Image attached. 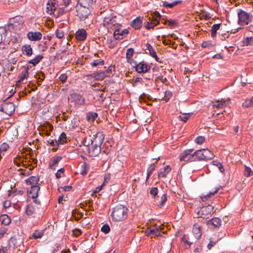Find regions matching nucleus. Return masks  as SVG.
<instances>
[{"mask_svg":"<svg viewBox=\"0 0 253 253\" xmlns=\"http://www.w3.org/2000/svg\"><path fill=\"white\" fill-rule=\"evenodd\" d=\"M24 191L23 190H14L12 191V192H9L8 194V196H10V195H12L13 196H16V195H22L24 194Z\"/></svg>","mask_w":253,"mask_h":253,"instance_id":"nucleus-53","label":"nucleus"},{"mask_svg":"<svg viewBox=\"0 0 253 253\" xmlns=\"http://www.w3.org/2000/svg\"><path fill=\"white\" fill-rule=\"evenodd\" d=\"M88 146V152L90 156L95 157L98 156L101 152V147L90 143Z\"/></svg>","mask_w":253,"mask_h":253,"instance_id":"nucleus-13","label":"nucleus"},{"mask_svg":"<svg viewBox=\"0 0 253 253\" xmlns=\"http://www.w3.org/2000/svg\"><path fill=\"white\" fill-rule=\"evenodd\" d=\"M219 189L218 188H216L215 190L212 192H210L209 193L206 194H202L200 197L203 201H206L207 199H208V198H210L211 196L216 193Z\"/></svg>","mask_w":253,"mask_h":253,"instance_id":"nucleus-34","label":"nucleus"},{"mask_svg":"<svg viewBox=\"0 0 253 253\" xmlns=\"http://www.w3.org/2000/svg\"><path fill=\"white\" fill-rule=\"evenodd\" d=\"M212 163L213 165L216 166L218 168L220 172H223L224 171V169L220 163L213 161L212 162Z\"/></svg>","mask_w":253,"mask_h":253,"instance_id":"nucleus-51","label":"nucleus"},{"mask_svg":"<svg viewBox=\"0 0 253 253\" xmlns=\"http://www.w3.org/2000/svg\"><path fill=\"white\" fill-rule=\"evenodd\" d=\"M172 96V92L169 90L165 92L164 96L162 98L163 100L168 102Z\"/></svg>","mask_w":253,"mask_h":253,"instance_id":"nucleus-47","label":"nucleus"},{"mask_svg":"<svg viewBox=\"0 0 253 253\" xmlns=\"http://www.w3.org/2000/svg\"><path fill=\"white\" fill-rule=\"evenodd\" d=\"M55 9L54 4L52 3H48L47 4V6L46 8V12L48 14H52L53 13L54 10Z\"/></svg>","mask_w":253,"mask_h":253,"instance_id":"nucleus-41","label":"nucleus"},{"mask_svg":"<svg viewBox=\"0 0 253 253\" xmlns=\"http://www.w3.org/2000/svg\"><path fill=\"white\" fill-rule=\"evenodd\" d=\"M159 23V20H158L157 18H154V19H152L151 21H148L145 23L144 26L146 29H149L151 28H153L155 26L158 25Z\"/></svg>","mask_w":253,"mask_h":253,"instance_id":"nucleus-24","label":"nucleus"},{"mask_svg":"<svg viewBox=\"0 0 253 253\" xmlns=\"http://www.w3.org/2000/svg\"><path fill=\"white\" fill-rule=\"evenodd\" d=\"M244 46L253 45V37H247L243 41Z\"/></svg>","mask_w":253,"mask_h":253,"instance_id":"nucleus-40","label":"nucleus"},{"mask_svg":"<svg viewBox=\"0 0 253 253\" xmlns=\"http://www.w3.org/2000/svg\"><path fill=\"white\" fill-rule=\"evenodd\" d=\"M86 36L87 34L85 30L79 29L75 34V38L78 41H83L86 39Z\"/></svg>","mask_w":253,"mask_h":253,"instance_id":"nucleus-16","label":"nucleus"},{"mask_svg":"<svg viewBox=\"0 0 253 253\" xmlns=\"http://www.w3.org/2000/svg\"><path fill=\"white\" fill-rule=\"evenodd\" d=\"M101 231L105 234H107L109 232L110 228L108 224H104L101 228Z\"/></svg>","mask_w":253,"mask_h":253,"instance_id":"nucleus-54","label":"nucleus"},{"mask_svg":"<svg viewBox=\"0 0 253 253\" xmlns=\"http://www.w3.org/2000/svg\"><path fill=\"white\" fill-rule=\"evenodd\" d=\"M182 240L184 243H187L189 246H191L194 242L193 241H191L189 238L188 239H186V236L185 235L183 236Z\"/></svg>","mask_w":253,"mask_h":253,"instance_id":"nucleus-60","label":"nucleus"},{"mask_svg":"<svg viewBox=\"0 0 253 253\" xmlns=\"http://www.w3.org/2000/svg\"><path fill=\"white\" fill-rule=\"evenodd\" d=\"M97 116L98 114L96 113L89 112L86 114V119L88 121L93 122Z\"/></svg>","mask_w":253,"mask_h":253,"instance_id":"nucleus-37","label":"nucleus"},{"mask_svg":"<svg viewBox=\"0 0 253 253\" xmlns=\"http://www.w3.org/2000/svg\"><path fill=\"white\" fill-rule=\"evenodd\" d=\"M155 166L154 165V164H151L149 168L147 169V179L149 177V176L151 175L154 170L155 169Z\"/></svg>","mask_w":253,"mask_h":253,"instance_id":"nucleus-49","label":"nucleus"},{"mask_svg":"<svg viewBox=\"0 0 253 253\" xmlns=\"http://www.w3.org/2000/svg\"><path fill=\"white\" fill-rule=\"evenodd\" d=\"M64 169L63 168H61L60 169H59L58 170V171H57V172L55 173V176L57 178H60L61 176L60 175V173H64Z\"/></svg>","mask_w":253,"mask_h":253,"instance_id":"nucleus-61","label":"nucleus"},{"mask_svg":"<svg viewBox=\"0 0 253 253\" xmlns=\"http://www.w3.org/2000/svg\"><path fill=\"white\" fill-rule=\"evenodd\" d=\"M242 106L244 108H246L253 107V96L247 98L243 103Z\"/></svg>","mask_w":253,"mask_h":253,"instance_id":"nucleus-35","label":"nucleus"},{"mask_svg":"<svg viewBox=\"0 0 253 253\" xmlns=\"http://www.w3.org/2000/svg\"><path fill=\"white\" fill-rule=\"evenodd\" d=\"M66 142V134L65 132H62L59 137L57 140L55 141L57 145H63Z\"/></svg>","mask_w":253,"mask_h":253,"instance_id":"nucleus-32","label":"nucleus"},{"mask_svg":"<svg viewBox=\"0 0 253 253\" xmlns=\"http://www.w3.org/2000/svg\"><path fill=\"white\" fill-rule=\"evenodd\" d=\"M62 159L60 156H56L52 158V159L50 163L49 166L51 169H55V167L58 165V163Z\"/></svg>","mask_w":253,"mask_h":253,"instance_id":"nucleus-25","label":"nucleus"},{"mask_svg":"<svg viewBox=\"0 0 253 253\" xmlns=\"http://www.w3.org/2000/svg\"><path fill=\"white\" fill-rule=\"evenodd\" d=\"M167 200V197L166 194H163L161 197V200L159 202L158 206L160 207L164 205Z\"/></svg>","mask_w":253,"mask_h":253,"instance_id":"nucleus-48","label":"nucleus"},{"mask_svg":"<svg viewBox=\"0 0 253 253\" xmlns=\"http://www.w3.org/2000/svg\"><path fill=\"white\" fill-rule=\"evenodd\" d=\"M43 234V231H35V232H34L32 235L31 238L34 239H40L42 237Z\"/></svg>","mask_w":253,"mask_h":253,"instance_id":"nucleus-44","label":"nucleus"},{"mask_svg":"<svg viewBox=\"0 0 253 253\" xmlns=\"http://www.w3.org/2000/svg\"><path fill=\"white\" fill-rule=\"evenodd\" d=\"M79 1L81 5L90 7L92 6L94 1L93 0H79Z\"/></svg>","mask_w":253,"mask_h":253,"instance_id":"nucleus-33","label":"nucleus"},{"mask_svg":"<svg viewBox=\"0 0 253 253\" xmlns=\"http://www.w3.org/2000/svg\"><path fill=\"white\" fill-rule=\"evenodd\" d=\"M104 64V61L102 59H96L90 63V65L93 67H96L98 65H103Z\"/></svg>","mask_w":253,"mask_h":253,"instance_id":"nucleus-46","label":"nucleus"},{"mask_svg":"<svg viewBox=\"0 0 253 253\" xmlns=\"http://www.w3.org/2000/svg\"><path fill=\"white\" fill-rule=\"evenodd\" d=\"M140 83L142 84L143 79L142 78L137 77L135 79L134 82L133 83V86H135L137 85V83Z\"/></svg>","mask_w":253,"mask_h":253,"instance_id":"nucleus-58","label":"nucleus"},{"mask_svg":"<svg viewBox=\"0 0 253 253\" xmlns=\"http://www.w3.org/2000/svg\"><path fill=\"white\" fill-rule=\"evenodd\" d=\"M158 190L157 187L152 188L150 191V194L153 196H156L158 194Z\"/></svg>","mask_w":253,"mask_h":253,"instance_id":"nucleus-59","label":"nucleus"},{"mask_svg":"<svg viewBox=\"0 0 253 253\" xmlns=\"http://www.w3.org/2000/svg\"><path fill=\"white\" fill-rule=\"evenodd\" d=\"M104 139V136L102 132H98L92 136H89L84 141L85 145H89L90 143L101 147V145Z\"/></svg>","mask_w":253,"mask_h":253,"instance_id":"nucleus-3","label":"nucleus"},{"mask_svg":"<svg viewBox=\"0 0 253 253\" xmlns=\"http://www.w3.org/2000/svg\"><path fill=\"white\" fill-rule=\"evenodd\" d=\"M68 100L75 105H83L85 102V99L82 95L75 92L70 94Z\"/></svg>","mask_w":253,"mask_h":253,"instance_id":"nucleus-8","label":"nucleus"},{"mask_svg":"<svg viewBox=\"0 0 253 253\" xmlns=\"http://www.w3.org/2000/svg\"><path fill=\"white\" fill-rule=\"evenodd\" d=\"M221 24H213L211 29V36L212 38H214L216 35V31L219 29Z\"/></svg>","mask_w":253,"mask_h":253,"instance_id":"nucleus-36","label":"nucleus"},{"mask_svg":"<svg viewBox=\"0 0 253 253\" xmlns=\"http://www.w3.org/2000/svg\"><path fill=\"white\" fill-rule=\"evenodd\" d=\"M238 15L240 25H247L251 20L250 14L244 10H241Z\"/></svg>","mask_w":253,"mask_h":253,"instance_id":"nucleus-10","label":"nucleus"},{"mask_svg":"<svg viewBox=\"0 0 253 253\" xmlns=\"http://www.w3.org/2000/svg\"><path fill=\"white\" fill-rule=\"evenodd\" d=\"M1 224L4 225H8L11 222L10 217L7 215H3L1 217Z\"/></svg>","mask_w":253,"mask_h":253,"instance_id":"nucleus-38","label":"nucleus"},{"mask_svg":"<svg viewBox=\"0 0 253 253\" xmlns=\"http://www.w3.org/2000/svg\"><path fill=\"white\" fill-rule=\"evenodd\" d=\"M39 181V177L38 176H32L26 180L27 183L31 185V186L37 185V184H38Z\"/></svg>","mask_w":253,"mask_h":253,"instance_id":"nucleus-27","label":"nucleus"},{"mask_svg":"<svg viewBox=\"0 0 253 253\" xmlns=\"http://www.w3.org/2000/svg\"><path fill=\"white\" fill-rule=\"evenodd\" d=\"M130 25L135 30L139 29L142 26V20L140 17H138L135 19L133 20L130 24Z\"/></svg>","mask_w":253,"mask_h":253,"instance_id":"nucleus-19","label":"nucleus"},{"mask_svg":"<svg viewBox=\"0 0 253 253\" xmlns=\"http://www.w3.org/2000/svg\"><path fill=\"white\" fill-rule=\"evenodd\" d=\"M134 53V49L132 48H129L126 52V58L130 64L132 63L133 59L131 58Z\"/></svg>","mask_w":253,"mask_h":253,"instance_id":"nucleus-31","label":"nucleus"},{"mask_svg":"<svg viewBox=\"0 0 253 253\" xmlns=\"http://www.w3.org/2000/svg\"><path fill=\"white\" fill-rule=\"evenodd\" d=\"M56 36L57 38L61 39L64 37V33L61 31L57 30L56 32Z\"/></svg>","mask_w":253,"mask_h":253,"instance_id":"nucleus-63","label":"nucleus"},{"mask_svg":"<svg viewBox=\"0 0 253 253\" xmlns=\"http://www.w3.org/2000/svg\"><path fill=\"white\" fill-rule=\"evenodd\" d=\"M205 141V138L202 136L197 137L195 139V142L198 144H202Z\"/></svg>","mask_w":253,"mask_h":253,"instance_id":"nucleus-50","label":"nucleus"},{"mask_svg":"<svg viewBox=\"0 0 253 253\" xmlns=\"http://www.w3.org/2000/svg\"><path fill=\"white\" fill-rule=\"evenodd\" d=\"M15 107L12 102L3 103L0 107V111L9 116L12 115L14 112Z\"/></svg>","mask_w":253,"mask_h":253,"instance_id":"nucleus-7","label":"nucleus"},{"mask_svg":"<svg viewBox=\"0 0 253 253\" xmlns=\"http://www.w3.org/2000/svg\"><path fill=\"white\" fill-rule=\"evenodd\" d=\"M35 208L32 205H28L26 209V213L28 215H32L35 212Z\"/></svg>","mask_w":253,"mask_h":253,"instance_id":"nucleus-45","label":"nucleus"},{"mask_svg":"<svg viewBox=\"0 0 253 253\" xmlns=\"http://www.w3.org/2000/svg\"><path fill=\"white\" fill-rule=\"evenodd\" d=\"M146 49L148 50L149 54L153 58H154L157 61L158 60L159 58L158 57L157 54L152 47V46L149 43L146 44Z\"/></svg>","mask_w":253,"mask_h":253,"instance_id":"nucleus-30","label":"nucleus"},{"mask_svg":"<svg viewBox=\"0 0 253 253\" xmlns=\"http://www.w3.org/2000/svg\"><path fill=\"white\" fill-rule=\"evenodd\" d=\"M27 37L31 41H38L42 39V34L40 32H29L27 34Z\"/></svg>","mask_w":253,"mask_h":253,"instance_id":"nucleus-15","label":"nucleus"},{"mask_svg":"<svg viewBox=\"0 0 253 253\" xmlns=\"http://www.w3.org/2000/svg\"><path fill=\"white\" fill-rule=\"evenodd\" d=\"M134 65L132 66L135 67L136 71L138 73H146L150 70V66L143 61L140 62L139 63L134 62Z\"/></svg>","mask_w":253,"mask_h":253,"instance_id":"nucleus-9","label":"nucleus"},{"mask_svg":"<svg viewBox=\"0 0 253 253\" xmlns=\"http://www.w3.org/2000/svg\"><path fill=\"white\" fill-rule=\"evenodd\" d=\"M145 233L147 236H149L150 235H154L156 236H162V234H164V232H160L158 231V229H154V228H150V229H147Z\"/></svg>","mask_w":253,"mask_h":253,"instance_id":"nucleus-22","label":"nucleus"},{"mask_svg":"<svg viewBox=\"0 0 253 253\" xmlns=\"http://www.w3.org/2000/svg\"><path fill=\"white\" fill-rule=\"evenodd\" d=\"M59 80L62 82H65L66 80H67V76L66 74H61L60 77H59Z\"/></svg>","mask_w":253,"mask_h":253,"instance_id":"nucleus-64","label":"nucleus"},{"mask_svg":"<svg viewBox=\"0 0 253 253\" xmlns=\"http://www.w3.org/2000/svg\"><path fill=\"white\" fill-rule=\"evenodd\" d=\"M128 215V209L124 206L119 205L113 208L111 216L113 221L119 222L125 220Z\"/></svg>","mask_w":253,"mask_h":253,"instance_id":"nucleus-2","label":"nucleus"},{"mask_svg":"<svg viewBox=\"0 0 253 253\" xmlns=\"http://www.w3.org/2000/svg\"><path fill=\"white\" fill-rule=\"evenodd\" d=\"M13 23L12 24L14 26H21L23 24L22 18L21 17L16 16L13 18Z\"/></svg>","mask_w":253,"mask_h":253,"instance_id":"nucleus-42","label":"nucleus"},{"mask_svg":"<svg viewBox=\"0 0 253 253\" xmlns=\"http://www.w3.org/2000/svg\"><path fill=\"white\" fill-rule=\"evenodd\" d=\"M9 148V145L6 143H2L0 146V153L6 151Z\"/></svg>","mask_w":253,"mask_h":253,"instance_id":"nucleus-52","label":"nucleus"},{"mask_svg":"<svg viewBox=\"0 0 253 253\" xmlns=\"http://www.w3.org/2000/svg\"><path fill=\"white\" fill-rule=\"evenodd\" d=\"M196 161H207L212 159L214 155L208 149H199L195 151Z\"/></svg>","mask_w":253,"mask_h":253,"instance_id":"nucleus-4","label":"nucleus"},{"mask_svg":"<svg viewBox=\"0 0 253 253\" xmlns=\"http://www.w3.org/2000/svg\"><path fill=\"white\" fill-rule=\"evenodd\" d=\"M43 58V56L39 55L33 59L30 60L29 61V63L33 64L34 66H36L38 64L41 60Z\"/></svg>","mask_w":253,"mask_h":253,"instance_id":"nucleus-39","label":"nucleus"},{"mask_svg":"<svg viewBox=\"0 0 253 253\" xmlns=\"http://www.w3.org/2000/svg\"><path fill=\"white\" fill-rule=\"evenodd\" d=\"M211 106L213 108H221L226 106V101L217 100L215 102H212L211 103Z\"/></svg>","mask_w":253,"mask_h":253,"instance_id":"nucleus-28","label":"nucleus"},{"mask_svg":"<svg viewBox=\"0 0 253 253\" xmlns=\"http://www.w3.org/2000/svg\"><path fill=\"white\" fill-rule=\"evenodd\" d=\"M40 188L38 185H32L27 190V193L29 197L35 199L38 196V192Z\"/></svg>","mask_w":253,"mask_h":253,"instance_id":"nucleus-14","label":"nucleus"},{"mask_svg":"<svg viewBox=\"0 0 253 253\" xmlns=\"http://www.w3.org/2000/svg\"><path fill=\"white\" fill-rule=\"evenodd\" d=\"M115 71V66H110L108 69L104 71L101 72L99 74V76L101 78H105V77L110 76L112 74V71Z\"/></svg>","mask_w":253,"mask_h":253,"instance_id":"nucleus-20","label":"nucleus"},{"mask_svg":"<svg viewBox=\"0 0 253 253\" xmlns=\"http://www.w3.org/2000/svg\"><path fill=\"white\" fill-rule=\"evenodd\" d=\"M189 114H183V115L179 116V118L181 121L184 122H186L189 118Z\"/></svg>","mask_w":253,"mask_h":253,"instance_id":"nucleus-55","label":"nucleus"},{"mask_svg":"<svg viewBox=\"0 0 253 253\" xmlns=\"http://www.w3.org/2000/svg\"><path fill=\"white\" fill-rule=\"evenodd\" d=\"M193 149H187L184 150L180 155L179 160L180 162H193L196 161L195 152L192 153Z\"/></svg>","mask_w":253,"mask_h":253,"instance_id":"nucleus-5","label":"nucleus"},{"mask_svg":"<svg viewBox=\"0 0 253 253\" xmlns=\"http://www.w3.org/2000/svg\"><path fill=\"white\" fill-rule=\"evenodd\" d=\"M198 213L202 218H209L213 213V207L211 205L203 207Z\"/></svg>","mask_w":253,"mask_h":253,"instance_id":"nucleus-6","label":"nucleus"},{"mask_svg":"<svg viewBox=\"0 0 253 253\" xmlns=\"http://www.w3.org/2000/svg\"><path fill=\"white\" fill-rule=\"evenodd\" d=\"M28 70L29 68L28 67H27L22 71L21 73L18 77L19 82H22L24 79H27L29 75Z\"/></svg>","mask_w":253,"mask_h":253,"instance_id":"nucleus-29","label":"nucleus"},{"mask_svg":"<svg viewBox=\"0 0 253 253\" xmlns=\"http://www.w3.org/2000/svg\"><path fill=\"white\" fill-rule=\"evenodd\" d=\"M149 96L146 93H142L141 94L139 98V100L140 101H145L146 99H149Z\"/></svg>","mask_w":253,"mask_h":253,"instance_id":"nucleus-56","label":"nucleus"},{"mask_svg":"<svg viewBox=\"0 0 253 253\" xmlns=\"http://www.w3.org/2000/svg\"><path fill=\"white\" fill-rule=\"evenodd\" d=\"M72 189L71 186H64L60 187L58 189V190L60 192V190L62 189V190L64 191H70Z\"/></svg>","mask_w":253,"mask_h":253,"instance_id":"nucleus-57","label":"nucleus"},{"mask_svg":"<svg viewBox=\"0 0 253 253\" xmlns=\"http://www.w3.org/2000/svg\"><path fill=\"white\" fill-rule=\"evenodd\" d=\"M81 233V230L79 229H75L73 230V234L75 237L79 236Z\"/></svg>","mask_w":253,"mask_h":253,"instance_id":"nucleus-62","label":"nucleus"},{"mask_svg":"<svg viewBox=\"0 0 253 253\" xmlns=\"http://www.w3.org/2000/svg\"><path fill=\"white\" fill-rule=\"evenodd\" d=\"M181 2V0H176L172 1V2H169L167 1H162V5L164 7H167L169 8H172L173 7L178 5V4Z\"/></svg>","mask_w":253,"mask_h":253,"instance_id":"nucleus-21","label":"nucleus"},{"mask_svg":"<svg viewBox=\"0 0 253 253\" xmlns=\"http://www.w3.org/2000/svg\"><path fill=\"white\" fill-rule=\"evenodd\" d=\"M103 13H105L102 22L104 27L108 30H115L121 26L116 16L114 15L113 13L109 12H105V11ZM101 13H103V12H101Z\"/></svg>","mask_w":253,"mask_h":253,"instance_id":"nucleus-1","label":"nucleus"},{"mask_svg":"<svg viewBox=\"0 0 253 253\" xmlns=\"http://www.w3.org/2000/svg\"><path fill=\"white\" fill-rule=\"evenodd\" d=\"M89 7H84L80 5L77 10V15L82 20H85L90 14Z\"/></svg>","mask_w":253,"mask_h":253,"instance_id":"nucleus-11","label":"nucleus"},{"mask_svg":"<svg viewBox=\"0 0 253 253\" xmlns=\"http://www.w3.org/2000/svg\"><path fill=\"white\" fill-rule=\"evenodd\" d=\"M222 224L221 220L218 217L213 218L207 222L208 225H212L213 227L219 228Z\"/></svg>","mask_w":253,"mask_h":253,"instance_id":"nucleus-17","label":"nucleus"},{"mask_svg":"<svg viewBox=\"0 0 253 253\" xmlns=\"http://www.w3.org/2000/svg\"><path fill=\"white\" fill-rule=\"evenodd\" d=\"M193 233L196 240L199 239L202 236L201 226L198 223H195L193 227Z\"/></svg>","mask_w":253,"mask_h":253,"instance_id":"nucleus-18","label":"nucleus"},{"mask_svg":"<svg viewBox=\"0 0 253 253\" xmlns=\"http://www.w3.org/2000/svg\"><path fill=\"white\" fill-rule=\"evenodd\" d=\"M171 168L169 165L164 167L163 170L158 173L159 177H166L167 174L170 172Z\"/></svg>","mask_w":253,"mask_h":253,"instance_id":"nucleus-26","label":"nucleus"},{"mask_svg":"<svg viewBox=\"0 0 253 253\" xmlns=\"http://www.w3.org/2000/svg\"><path fill=\"white\" fill-rule=\"evenodd\" d=\"M244 175L246 177L253 175V170L250 167L245 166Z\"/></svg>","mask_w":253,"mask_h":253,"instance_id":"nucleus-43","label":"nucleus"},{"mask_svg":"<svg viewBox=\"0 0 253 253\" xmlns=\"http://www.w3.org/2000/svg\"><path fill=\"white\" fill-rule=\"evenodd\" d=\"M23 53L28 56H30L33 54V49L30 45L25 44L22 47Z\"/></svg>","mask_w":253,"mask_h":253,"instance_id":"nucleus-23","label":"nucleus"},{"mask_svg":"<svg viewBox=\"0 0 253 253\" xmlns=\"http://www.w3.org/2000/svg\"><path fill=\"white\" fill-rule=\"evenodd\" d=\"M114 30V37L116 40L123 39L128 33V31L127 29L121 30L120 27H117Z\"/></svg>","mask_w":253,"mask_h":253,"instance_id":"nucleus-12","label":"nucleus"}]
</instances>
